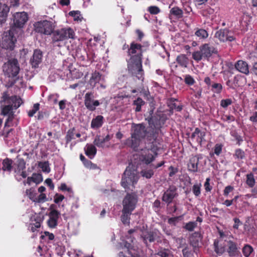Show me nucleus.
I'll list each match as a JSON object with an SVG mask.
<instances>
[{"mask_svg": "<svg viewBox=\"0 0 257 257\" xmlns=\"http://www.w3.org/2000/svg\"><path fill=\"white\" fill-rule=\"evenodd\" d=\"M215 36L221 42L232 41L234 40L232 32L227 29H223L216 32Z\"/></svg>", "mask_w": 257, "mask_h": 257, "instance_id": "13", "label": "nucleus"}, {"mask_svg": "<svg viewBox=\"0 0 257 257\" xmlns=\"http://www.w3.org/2000/svg\"><path fill=\"white\" fill-rule=\"evenodd\" d=\"M13 18L14 25L12 28H14V30L15 28H22L28 20V15L24 12L14 14Z\"/></svg>", "mask_w": 257, "mask_h": 257, "instance_id": "11", "label": "nucleus"}, {"mask_svg": "<svg viewBox=\"0 0 257 257\" xmlns=\"http://www.w3.org/2000/svg\"><path fill=\"white\" fill-rule=\"evenodd\" d=\"M232 101L230 99H226L222 100L220 102V105L223 107H226L229 105L231 104Z\"/></svg>", "mask_w": 257, "mask_h": 257, "instance_id": "48", "label": "nucleus"}, {"mask_svg": "<svg viewBox=\"0 0 257 257\" xmlns=\"http://www.w3.org/2000/svg\"><path fill=\"white\" fill-rule=\"evenodd\" d=\"M246 2L251 4L253 6H257V0H245Z\"/></svg>", "mask_w": 257, "mask_h": 257, "instance_id": "64", "label": "nucleus"}, {"mask_svg": "<svg viewBox=\"0 0 257 257\" xmlns=\"http://www.w3.org/2000/svg\"><path fill=\"white\" fill-rule=\"evenodd\" d=\"M148 11L151 14L156 15L160 12V9L156 6H151L149 7Z\"/></svg>", "mask_w": 257, "mask_h": 257, "instance_id": "43", "label": "nucleus"}, {"mask_svg": "<svg viewBox=\"0 0 257 257\" xmlns=\"http://www.w3.org/2000/svg\"><path fill=\"white\" fill-rule=\"evenodd\" d=\"M47 200L46 195L44 193H41L38 196V198L35 199V201L37 202H44Z\"/></svg>", "mask_w": 257, "mask_h": 257, "instance_id": "44", "label": "nucleus"}, {"mask_svg": "<svg viewBox=\"0 0 257 257\" xmlns=\"http://www.w3.org/2000/svg\"><path fill=\"white\" fill-rule=\"evenodd\" d=\"M250 120L253 122H257V112H254L253 115L250 117Z\"/></svg>", "mask_w": 257, "mask_h": 257, "instance_id": "62", "label": "nucleus"}, {"mask_svg": "<svg viewBox=\"0 0 257 257\" xmlns=\"http://www.w3.org/2000/svg\"><path fill=\"white\" fill-rule=\"evenodd\" d=\"M139 176L135 169L128 167L125 170L121 179V186L126 191H133L135 185L137 183Z\"/></svg>", "mask_w": 257, "mask_h": 257, "instance_id": "4", "label": "nucleus"}, {"mask_svg": "<svg viewBox=\"0 0 257 257\" xmlns=\"http://www.w3.org/2000/svg\"><path fill=\"white\" fill-rule=\"evenodd\" d=\"M141 174L143 177H145L147 179H149L153 175L154 172L153 170L151 169H144L141 172Z\"/></svg>", "mask_w": 257, "mask_h": 257, "instance_id": "37", "label": "nucleus"}, {"mask_svg": "<svg viewBox=\"0 0 257 257\" xmlns=\"http://www.w3.org/2000/svg\"><path fill=\"white\" fill-rule=\"evenodd\" d=\"M101 79V76L98 72H94L92 74L90 79V84L92 87H94L96 83L98 82Z\"/></svg>", "mask_w": 257, "mask_h": 257, "instance_id": "25", "label": "nucleus"}, {"mask_svg": "<svg viewBox=\"0 0 257 257\" xmlns=\"http://www.w3.org/2000/svg\"><path fill=\"white\" fill-rule=\"evenodd\" d=\"M145 102L140 98H138L134 101V104L136 105L135 109L136 111H140L141 110L142 105H144Z\"/></svg>", "mask_w": 257, "mask_h": 257, "instance_id": "36", "label": "nucleus"}, {"mask_svg": "<svg viewBox=\"0 0 257 257\" xmlns=\"http://www.w3.org/2000/svg\"><path fill=\"white\" fill-rule=\"evenodd\" d=\"M110 139V136L107 135L104 139H101L99 136H96L94 140L93 143L98 147H103V144L105 142L108 141Z\"/></svg>", "mask_w": 257, "mask_h": 257, "instance_id": "23", "label": "nucleus"}, {"mask_svg": "<svg viewBox=\"0 0 257 257\" xmlns=\"http://www.w3.org/2000/svg\"><path fill=\"white\" fill-rule=\"evenodd\" d=\"M214 245L215 247V251L217 253L221 254L225 251V247L224 246H219L218 240H215L214 241Z\"/></svg>", "mask_w": 257, "mask_h": 257, "instance_id": "32", "label": "nucleus"}, {"mask_svg": "<svg viewBox=\"0 0 257 257\" xmlns=\"http://www.w3.org/2000/svg\"><path fill=\"white\" fill-rule=\"evenodd\" d=\"M149 126L143 124H134L131 137L126 140L125 144L136 151H142L141 160L146 164L153 161L157 155L158 143L157 135L161 126V122L155 118L149 120Z\"/></svg>", "mask_w": 257, "mask_h": 257, "instance_id": "1", "label": "nucleus"}, {"mask_svg": "<svg viewBox=\"0 0 257 257\" xmlns=\"http://www.w3.org/2000/svg\"><path fill=\"white\" fill-rule=\"evenodd\" d=\"M143 237L144 238V240L145 241H147V240H148L150 242H152L154 241L156 235H155L154 232H145L143 233Z\"/></svg>", "mask_w": 257, "mask_h": 257, "instance_id": "29", "label": "nucleus"}, {"mask_svg": "<svg viewBox=\"0 0 257 257\" xmlns=\"http://www.w3.org/2000/svg\"><path fill=\"white\" fill-rule=\"evenodd\" d=\"M215 52V50L213 46L205 44L200 47L199 51L194 52L192 57L195 60L199 61L203 58L210 57L212 54Z\"/></svg>", "mask_w": 257, "mask_h": 257, "instance_id": "7", "label": "nucleus"}, {"mask_svg": "<svg viewBox=\"0 0 257 257\" xmlns=\"http://www.w3.org/2000/svg\"><path fill=\"white\" fill-rule=\"evenodd\" d=\"M246 184L250 187H252L255 183V180L252 173H250L246 175Z\"/></svg>", "mask_w": 257, "mask_h": 257, "instance_id": "34", "label": "nucleus"}, {"mask_svg": "<svg viewBox=\"0 0 257 257\" xmlns=\"http://www.w3.org/2000/svg\"><path fill=\"white\" fill-rule=\"evenodd\" d=\"M195 35L200 39H205L208 37L207 31L204 29H199L195 33Z\"/></svg>", "mask_w": 257, "mask_h": 257, "instance_id": "33", "label": "nucleus"}, {"mask_svg": "<svg viewBox=\"0 0 257 257\" xmlns=\"http://www.w3.org/2000/svg\"><path fill=\"white\" fill-rule=\"evenodd\" d=\"M178 63L183 67H186L188 64V59L185 55H180L177 58Z\"/></svg>", "mask_w": 257, "mask_h": 257, "instance_id": "26", "label": "nucleus"}, {"mask_svg": "<svg viewBox=\"0 0 257 257\" xmlns=\"http://www.w3.org/2000/svg\"><path fill=\"white\" fill-rule=\"evenodd\" d=\"M59 106L60 109H63L65 107V101L61 100L59 103Z\"/></svg>", "mask_w": 257, "mask_h": 257, "instance_id": "63", "label": "nucleus"}, {"mask_svg": "<svg viewBox=\"0 0 257 257\" xmlns=\"http://www.w3.org/2000/svg\"><path fill=\"white\" fill-rule=\"evenodd\" d=\"M22 103V100L20 97L16 96H10L7 92H4L0 101L2 114L8 115L9 119H12L14 110H16Z\"/></svg>", "mask_w": 257, "mask_h": 257, "instance_id": "2", "label": "nucleus"}, {"mask_svg": "<svg viewBox=\"0 0 257 257\" xmlns=\"http://www.w3.org/2000/svg\"><path fill=\"white\" fill-rule=\"evenodd\" d=\"M40 223L39 222H37L35 223L31 224L30 227V229L32 231L34 232L37 228H38L40 227Z\"/></svg>", "mask_w": 257, "mask_h": 257, "instance_id": "51", "label": "nucleus"}, {"mask_svg": "<svg viewBox=\"0 0 257 257\" xmlns=\"http://www.w3.org/2000/svg\"><path fill=\"white\" fill-rule=\"evenodd\" d=\"M209 180H210L209 178H207L206 182L204 184V187H205V190L207 191H210L211 189V188L210 187V186H209Z\"/></svg>", "mask_w": 257, "mask_h": 257, "instance_id": "55", "label": "nucleus"}, {"mask_svg": "<svg viewBox=\"0 0 257 257\" xmlns=\"http://www.w3.org/2000/svg\"><path fill=\"white\" fill-rule=\"evenodd\" d=\"M12 161L8 158L4 159L3 161V170L5 171H10L12 168Z\"/></svg>", "mask_w": 257, "mask_h": 257, "instance_id": "27", "label": "nucleus"}, {"mask_svg": "<svg viewBox=\"0 0 257 257\" xmlns=\"http://www.w3.org/2000/svg\"><path fill=\"white\" fill-rule=\"evenodd\" d=\"M74 133L73 130H70L68 132L67 136H66V141L67 142H69L71 141L72 139H74Z\"/></svg>", "mask_w": 257, "mask_h": 257, "instance_id": "47", "label": "nucleus"}, {"mask_svg": "<svg viewBox=\"0 0 257 257\" xmlns=\"http://www.w3.org/2000/svg\"><path fill=\"white\" fill-rule=\"evenodd\" d=\"M228 252L230 256H234L237 254L238 250L236 244L230 240L228 242Z\"/></svg>", "mask_w": 257, "mask_h": 257, "instance_id": "22", "label": "nucleus"}, {"mask_svg": "<svg viewBox=\"0 0 257 257\" xmlns=\"http://www.w3.org/2000/svg\"><path fill=\"white\" fill-rule=\"evenodd\" d=\"M39 106H40V104L39 103H35L33 106V109L32 110H30L28 112V115L30 117L33 116L36 113V112L39 110Z\"/></svg>", "mask_w": 257, "mask_h": 257, "instance_id": "40", "label": "nucleus"}, {"mask_svg": "<svg viewBox=\"0 0 257 257\" xmlns=\"http://www.w3.org/2000/svg\"><path fill=\"white\" fill-rule=\"evenodd\" d=\"M185 81L187 84L189 85L193 84L194 82L193 78L189 75L186 76L185 78Z\"/></svg>", "mask_w": 257, "mask_h": 257, "instance_id": "53", "label": "nucleus"}, {"mask_svg": "<svg viewBox=\"0 0 257 257\" xmlns=\"http://www.w3.org/2000/svg\"><path fill=\"white\" fill-rule=\"evenodd\" d=\"M26 194L31 200H33L34 202L35 201L36 193L33 189H27L26 191Z\"/></svg>", "mask_w": 257, "mask_h": 257, "instance_id": "39", "label": "nucleus"}, {"mask_svg": "<svg viewBox=\"0 0 257 257\" xmlns=\"http://www.w3.org/2000/svg\"><path fill=\"white\" fill-rule=\"evenodd\" d=\"M222 146L220 144H216L214 147V153L218 156L220 154L222 151Z\"/></svg>", "mask_w": 257, "mask_h": 257, "instance_id": "49", "label": "nucleus"}, {"mask_svg": "<svg viewBox=\"0 0 257 257\" xmlns=\"http://www.w3.org/2000/svg\"><path fill=\"white\" fill-rule=\"evenodd\" d=\"M36 32L45 35H50L53 30V27L51 22L45 20L39 21L34 24Z\"/></svg>", "mask_w": 257, "mask_h": 257, "instance_id": "10", "label": "nucleus"}, {"mask_svg": "<svg viewBox=\"0 0 257 257\" xmlns=\"http://www.w3.org/2000/svg\"><path fill=\"white\" fill-rule=\"evenodd\" d=\"M235 69L239 72L248 75L249 74V68L247 63L242 60H238L235 64Z\"/></svg>", "mask_w": 257, "mask_h": 257, "instance_id": "16", "label": "nucleus"}, {"mask_svg": "<svg viewBox=\"0 0 257 257\" xmlns=\"http://www.w3.org/2000/svg\"><path fill=\"white\" fill-rule=\"evenodd\" d=\"M39 167L42 169L43 172L48 173L50 171V168L48 162H40L39 163Z\"/></svg>", "mask_w": 257, "mask_h": 257, "instance_id": "35", "label": "nucleus"}, {"mask_svg": "<svg viewBox=\"0 0 257 257\" xmlns=\"http://www.w3.org/2000/svg\"><path fill=\"white\" fill-rule=\"evenodd\" d=\"M138 202V197L135 193H127L122 201V209L124 211L132 212Z\"/></svg>", "mask_w": 257, "mask_h": 257, "instance_id": "9", "label": "nucleus"}, {"mask_svg": "<svg viewBox=\"0 0 257 257\" xmlns=\"http://www.w3.org/2000/svg\"><path fill=\"white\" fill-rule=\"evenodd\" d=\"M253 250V249L250 245L246 244L242 248V253L245 257H248Z\"/></svg>", "mask_w": 257, "mask_h": 257, "instance_id": "31", "label": "nucleus"}, {"mask_svg": "<svg viewBox=\"0 0 257 257\" xmlns=\"http://www.w3.org/2000/svg\"><path fill=\"white\" fill-rule=\"evenodd\" d=\"M142 53L141 45L134 43L131 44L128 53L132 57L128 62V68L133 73L139 74L142 71Z\"/></svg>", "mask_w": 257, "mask_h": 257, "instance_id": "3", "label": "nucleus"}, {"mask_svg": "<svg viewBox=\"0 0 257 257\" xmlns=\"http://www.w3.org/2000/svg\"><path fill=\"white\" fill-rule=\"evenodd\" d=\"M213 88L215 89V91L217 93L220 92L222 89V85L219 83H215L212 85Z\"/></svg>", "mask_w": 257, "mask_h": 257, "instance_id": "52", "label": "nucleus"}, {"mask_svg": "<svg viewBox=\"0 0 257 257\" xmlns=\"http://www.w3.org/2000/svg\"><path fill=\"white\" fill-rule=\"evenodd\" d=\"M75 32L71 28H64L57 30L53 32V41L54 42L62 41L68 39H74Z\"/></svg>", "mask_w": 257, "mask_h": 257, "instance_id": "5", "label": "nucleus"}, {"mask_svg": "<svg viewBox=\"0 0 257 257\" xmlns=\"http://www.w3.org/2000/svg\"><path fill=\"white\" fill-rule=\"evenodd\" d=\"M85 154L90 159H92L96 153V149L93 145L87 144L85 148Z\"/></svg>", "mask_w": 257, "mask_h": 257, "instance_id": "21", "label": "nucleus"}, {"mask_svg": "<svg viewBox=\"0 0 257 257\" xmlns=\"http://www.w3.org/2000/svg\"><path fill=\"white\" fill-rule=\"evenodd\" d=\"M176 189L175 187H170L164 194L163 200L167 203H171L176 195Z\"/></svg>", "mask_w": 257, "mask_h": 257, "instance_id": "15", "label": "nucleus"}, {"mask_svg": "<svg viewBox=\"0 0 257 257\" xmlns=\"http://www.w3.org/2000/svg\"><path fill=\"white\" fill-rule=\"evenodd\" d=\"M183 254L184 257H189L190 252L187 247H185L183 249Z\"/></svg>", "mask_w": 257, "mask_h": 257, "instance_id": "58", "label": "nucleus"}, {"mask_svg": "<svg viewBox=\"0 0 257 257\" xmlns=\"http://www.w3.org/2000/svg\"><path fill=\"white\" fill-rule=\"evenodd\" d=\"M158 254L161 257H168V254L165 251L162 250L158 253Z\"/></svg>", "mask_w": 257, "mask_h": 257, "instance_id": "61", "label": "nucleus"}, {"mask_svg": "<svg viewBox=\"0 0 257 257\" xmlns=\"http://www.w3.org/2000/svg\"><path fill=\"white\" fill-rule=\"evenodd\" d=\"M193 192L196 196H198L200 193V184H195L193 187Z\"/></svg>", "mask_w": 257, "mask_h": 257, "instance_id": "45", "label": "nucleus"}, {"mask_svg": "<svg viewBox=\"0 0 257 257\" xmlns=\"http://www.w3.org/2000/svg\"><path fill=\"white\" fill-rule=\"evenodd\" d=\"M170 13L174 15L178 18H182L183 17V14L182 10H181L178 7L173 8L170 11Z\"/></svg>", "mask_w": 257, "mask_h": 257, "instance_id": "30", "label": "nucleus"}, {"mask_svg": "<svg viewBox=\"0 0 257 257\" xmlns=\"http://www.w3.org/2000/svg\"><path fill=\"white\" fill-rule=\"evenodd\" d=\"M197 226L196 222H189L185 225V228L189 231H192Z\"/></svg>", "mask_w": 257, "mask_h": 257, "instance_id": "42", "label": "nucleus"}, {"mask_svg": "<svg viewBox=\"0 0 257 257\" xmlns=\"http://www.w3.org/2000/svg\"><path fill=\"white\" fill-rule=\"evenodd\" d=\"M9 10L10 8L7 5L0 3V22L2 24L6 22Z\"/></svg>", "mask_w": 257, "mask_h": 257, "instance_id": "18", "label": "nucleus"}, {"mask_svg": "<svg viewBox=\"0 0 257 257\" xmlns=\"http://www.w3.org/2000/svg\"><path fill=\"white\" fill-rule=\"evenodd\" d=\"M127 239L129 240L128 241H126L124 244V246L126 247V248H129L131 247V244L129 241L133 242V240L131 239V237H127Z\"/></svg>", "mask_w": 257, "mask_h": 257, "instance_id": "59", "label": "nucleus"}, {"mask_svg": "<svg viewBox=\"0 0 257 257\" xmlns=\"http://www.w3.org/2000/svg\"><path fill=\"white\" fill-rule=\"evenodd\" d=\"M234 224L233 225V227L234 228L238 229L239 225H240L241 223L239 219L238 218H234Z\"/></svg>", "mask_w": 257, "mask_h": 257, "instance_id": "57", "label": "nucleus"}, {"mask_svg": "<svg viewBox=\"0 0 257 257\" xmlns=\"http://www.w3.org/2000/svg\"><path fill=\"white\" fill-rule=\"evenodd\" d=\"M49 210V219L47 221V224L49 227L54 228L57 225L58 219L60 213L55 209V205L54 204L51 205Z\"/></svg>", "mask_w": 257, "mask_h": 257, "instance_id": "12", "label": "nucleus"}, {"mask_svg": "<svg viewBox=\"0 0 257 257\" xmlns=\"http://www.w3.org/2000/svg\"><path fill=\"white\" fill-rule=\"evenodd\" d=\"M132 212L124 211L122 210V215L121 216V220L124 224H128L130 221L129 216L131 214Z\"/></svg>", "mask_w": 257, "mask_h": 257, "instance_id": "28", "label": "nucleus"}, {"mask_svg": "<svg viewBox=\"0 0 257 257\" xmlns=\"http://www.w3.org/2000/svg\"><path fill=\"white\" fill-rule=\"evenodd\" d=\"M69 14L74 18L75 21H81L82 19V17L79 11H71L69 12Z\"/></svg>", "mask_w": 257, "mask_h": 257, "instance_id": "38", "label": "nucleus"}, {"mask_svg": "<svg viewBox=\"0 0 257 257\" xmlns=\"http://www.w3.org/2000/svg\"><path fill=\"white\" fill-rule=\"evenodd\" d=\"M18 168L20 170H23L25 168V164L24 161H21L18 165Z\"/></svg>", "mask_w": 257, "mask_h": 257, "instance_id": "60", "label": "nucleus"}, {"mask_svg": "<svg viewBox=\"0 0 257 257\" xmlns=\"http://www.w3.org/2000/svg\"><path fill=\"white\" fill-rule=\"evenodd\" d=\"M93 95L92 93H87L85 95L84 103L87 109L91 111L95 109V107L99 105L98 100H94Z\"/></svg>", "mask_w": 257, "mask_h": 257, "instance_id": "14", "label": "nucleus"}, {"mask_svg": "<svg viewBox=\"0 0 257 257\" xmlns=\"http://www.w3.org/2000/svg\"><path fill=\"white\" fill-rule=\"evenodd\" d=\"M14 28L7 32H5L2 37V44L3 47L6 49L13 50L15 47L16 38L14 36Z\"/></svg>", "mask_w": 257, "mask_h": 257, "instance_id": "8", "label": "nucleus"}, {"mask_svg": "<svg viewBox=\"0 0 257 257\" xmlns=\"http://www.w3.org/2000/svg\"><path fill=\"white\" fill-rule=\"evenodd\" d=\"M204 136L205 133L201 132L199 128H196L192 134L191 138L197 143L201 144L204 140Z\"/></svg>", "mask_w": 257, "mask_h": 257, "instance_id": "19", "label": "nucleus"}, {"mask_svg": "<svg viewBox=\"0 0 257 257\" xmlns=\"http://www.w3.org/2000/svg\"><path fill=\"white\" fill-rule=\"evenodd\" d=\"M45 183L50 187L51 189H53L54 188V184L52 183V181L51 179H47L45 180Z\"/></svg>", "mask_w": 257, "mask_h": 257, "instance_id": "56", "label": "nucleus"}, {"mask_svg": "<svg viewBox=\"0 0 257 257\" xmlns=\"http://www.w3.org/2000/svg\"><path fill=\"white\" fill-rule=\"evenodd\" d=\"M64 198V196L63 195L56 194L54 197V202L56 203H58L62 201Z\"/></svg>", "mask_w": 257, "mask_h": 257, "instance_id": "50", "label": "nucleus"}, {"mask_svg": "<svg viewBox=\"0 0 257 257\" xmlns=\"http://www.w3.org/2000/svg\"><path fill=\"white\" fill-rule=\"evenodd\" d=\"M33 179V182L37 184L41 182L42 181V175L39 174H34L32 176Z\"/></svg>", "mask_w": 257, "mask_h": 257, "instance_id": "41", "label": "nucleus"}, {"mask_svg": "<svg viewBox=\"0 0 257 257\" xmlns=\"http://www.w3.org/2000/svg\"><path fill=\"white\" fill-rule=\"evenodd\" d=\"M42 57V52L40 50H35L33 54V58L31 60L32 66L36 67L38 64L41 62Z\"/></svg>", "mask_w": 257, "mask_h": 257, "instance_id": "20", "label": "nucleus"}, {"mask_svg": "<svg viewBox=\"0 0 257 257\" xmlns=\"http://www.w3.org/2000/svg\"><path fill=\"white\" fill-rule=\"evenodd\" d=\"M235 156L237 159H242L244 157V153L241 150L237 149L235 151Z\"/></svg>", "mask_w": 257, "mask_h": 257, "instance_id": "46", "label": "nucleus"}, {"mask_svg": "<svg viewBox=\"0 0 257 257\" xmlns=\"http://www.w3.org/2000/svg\"><path fill=\"white\" fill-rule=\"evenodd\" d=\"M233 190V187L230 186H228L225 187L224 190V195H228V194L231 192Z\"/></svg>", "mask_w": 257, "mask_h": 257, "instance_id": "54", "label": "nucleus"}, {"mask_svg": "<svg viewBox=\"0 0 257 257\" xmlns=\"http://www.w3.org/2000/svg\"><path fill=\"white\" fill-rule=\"evenodd\" d=\"M103 117L101 115H98L91 121V126L92 128H98L100 127L103 123Z\"/></svg>", "mask_w": 257, "mask_h": 257, "instance_id": "24", "label": "nucleus"}, {"mask_svg": "<svg viewBox=\"0 0 257 257\" xmlns=\"http://www.w3.org/2000/svg\"><path fill=\"white\" fill-rule=\"evenodd\" d=\"M3 71L8 77H14L19 72L20 67L17 60L12 59L6 62L3 67Z\"/></svg>", "mask_w": 257, "mask_h": 257, "instance_id": "6", "label": "nucleus"}, {"mask_svg": "<svg viewBox=\"0 0 257 257\" xmlns=\"http://www.w3.org/2000/svg\"><path fill=\"white\" fill-rule=\"evenodd\" d=\"M201 155H198L192 157L190 160V162L188 165V169L192 172H197L198 170V163L199 160L202 159Z\"/></svg>", "mask_w": 257, "mask_h": 257, "instance_id": "17", "label": "nucleus"}]
</instances>
